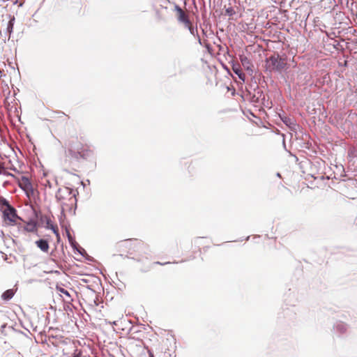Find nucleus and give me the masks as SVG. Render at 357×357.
Segmentation results:
<instances>
[{
	"mask_svg": "<svg viewBox=\"0 0 357 357\" xmlns=\"http://www.w3.org/2000/svg\"><path fill=\"white\" fill-rule=\"evenodd\" d=\"M65 157L66 161L70 163L89 160L94 158V151L89 144L84 142L82 137H76L66 144Z\"/></svg>",
	"mask_w": 357,
	"mask_h": 357,
	"instance_id": "nucleus-1",
	"label": "nucleus"
},
{
	"mask_svg": "<svg viewBox=\"0 0 357 357\" xmlns=\"http://www.w3.org/2000/svg\"><path fill=\"white\" fill-rule=\"evenodd\" d=\"M119 251L126 253L132 258L139 257L147 253L148 245L142 240L138 238H130L120 241L117 244Z\"/></svg>",
	"mask_w": 357,
	"mask_h": 357,
	"instance_id": "nucleus-2",
	"label": "nucleus"
},
{
	"mask_svg": "<svg viewBox=\"0 0 357 357\" xmlns=\"http://www.w3.org/2000/svg\"><path fill=\"white\" fill-rule=\"evenodd\" d=\"M0 211L2 213L3 222L8 226H15L22 220L16 209L4 198H0Z\"/></svg>",
	"mask_w": 357,
	"mask_h": 357,
	"instance_id": "nucleus-3",
	"label": "nucleus"
},
{
	"mask_svg": "<svg viewBox=\"0 0 357 357\" xmlns=\"http://www.w3.org/2000/svg\"><path fill=\"white\" fill-rule=\"evenodd\" d=\"M63 193L67 194L68 198L66 199L63 195V192L59 191L56 197L58 200L60 202V204L62 208V211H66L68 208H70L72 206L75 204L76 199L74 195H72L71 192H70L68 189L63 192Z\"/></svg>",
	"mask_w": 357,
	"mask_h": 357,
	"instance_id": "nucleus-4",
	"label": "nucleus"
},
{
	"mask_svg": "<svg viewBox=\"0 0 357 357\" xmlns=\"http://www.w3.org/2000/svg\"><path fill=\"white\" fill-rule=\"evenodd\" d=\"M268 67L270 70H281L286 63L279 56H271L267 61Z\"/></svg>",
	"mask_w": 357,
	"mask_h": 357,
	"instance_id": "nucleus-5",
	"label": "nucleus"
},
{
	"mask_svg": "<svg viewBox=\"0 0 357 357\" xmlns=\"http://www.w3.org/2000/svg\"><path fill=\"white\" fill-rule=\"evenodd\" d=\"M174 10L176 12V17L178 20L184 24V25H190V20L188 15L185 13V11L183 10L181 8H180L178 6L176 5L174 7Z\"/></svg>",
	"mask_w": 357,
	"mask_h": 357,
	"instance_id": "nucleus-6",
	"label": "nucleus"
},
{
	"mask_svg": "<svg viewBox=\"0 0 357 357\" xmlns=\"http://www.w3.org/2000/svg\"><path fill=\"white\" fill-rule=\"evenodd\" d=\"M18 185L21 189L25 191L27 194L32 191V185L29 179L26 176H22L18 181Z\"/></svg>",
	"mask_w": 357,
	"mask_h": 357,
	"instance_id": "nucleus-7",
	"label": "nucleus"
},
{
	"mask_svg": "<svg viewBox=\"0 0 357 357\" xmlns=\"http://www.w3.org/2000/svg\"><path fill=\"white\" fill-rule=\"evenodd\" d=\"M36 245L38 248L40 249L44 252H47L49 251V243L47 240L45 239H39L36 241Z\"/></svg>",
	"mask_w": 357,
	"mask_h": 357,
	"instance_id": "nucleus-8",
	"label": "nucleus"
},
{
	"mask_svg": "<svg viewBox=\"0 0 357 357\" xmlns=\"http://www.w3.org/2000/svg\"><path fill=\"white\" fill-rule=\"evenodd\" d=\"M241 62L243 65V66L247 70H252V64L251 63L250 59L245 56H240Z\"/></svg>",
	"mask_w": 357,
	"mask_h": 357,
	"instance_id": "nucleus-9",
	"label": "nucleus"
},
{
	"mask_svg": "<svg viewBox=\"0 0 357 357\" xmlns=\"http://www.w3.org/2000/svg\"><path fill=\"white\" fill-rule=\"evenodd\" d=\"M38 229L37 222L33 220H31L26 223L24 227V230L28 232H34L36 231Z\"/></svg>",
	"mask_w": 357,
	"mask_h": 357,
	"instance_id": "nucleus-10",
	"label": "nucleus"
},
{
	"mask_svg": "<svg viewBox=\"0 0 357 357\" xmlns=\"http://www.w3.org/2000/svg\"><path fill=\"white\" fill-rule=\"evenodd\" d=\"M47 228L50 229L59 238V228L56 225L52 223L50 219L47 220Z\"/></svg>",
	"mask_w": 357,
	"mask_h": 357,
	"instance_id": "nucleus-11",
	"label": "nucleus"
},
{
	"mask_svg": "<svg viewBox=\"0 0 357 357\" xmlns=\"http://www.w3.org/2000/svg\"><path fill=\"white\" fill-rule=\"evenodd\" d=\"M15 291L13 289H8L2 294L1 298L3 300L8 301L13 297Z\"/></svg>",
	"mask_w": 357,
	"mask_h": 357,
	"instance_id": "nucleus-12",
	"label": "nucleus"
},
{
	"mask_svg": "<svg viewBox=\"0 0 357 357\" xmlns=\"http://www.w3.org/2000/svg\"><path fill=\"white\" fill-rule=\"evenodd\" d=\"M233 70L234 72L238 75V76L239 77V78L241 79H242L243 81H244L245 79V74L242 73L241 70L239 69L238 68H234L233 67Z\"/></svg>",
	"mask_w": 357,
	"mask_h": 357,
	"instance_id": "nucleus-13",
	"label": "nucleus"
},
{
	"mask_svg": "<svg viewBox=\"0 0 357 357\" xmlns=\"http://www.w3.org/2000/svg\"><path fill=\"white\" fill-rule=\"evenodd\" d=\"M282 121L289 127L295 126L294 121L289 117H284V119H282Z\"/></svg>",
	"mask_w": 357,
	"mask_h": 357,
	"instance_id": "nucleus-14",
	"label": "nucleus"
},
{
	"mask_svg": "<svg viewBox=\"0 0 357 357\" xmlns=\"http://www.w3.org/2000/svg\"><path fill=\"white\" fill-rule=\"evenodd\" d=\"M185 27H187L189 30V31L190 32V33L193 36H195L196 34H197V28H194L192 26V24L191 23V22H190V25H185Z\"/></svg>",
	"mask_w": 357,
	"mask_h": 357,
	"instance_id": "nucleus-15",
	"label": "nucleus"
},
{
	"mask_svg": "<svg viewBox=\"0 0 357 357\" xmlns=\"http://www.w3.org/2000/svg\"><path fill=\"white\" fill-rule=\"evenodd\" d=\"M235 14H236V11L234 10V9L232 7H229V8H226V10H225L226 15H227L229 17H231Z\"/></svg>",
	"mask_w": 357,
	"mask_h": 357,
	"instance_id": "nucleus-16",
	"label": "nucleus"
},
{
	"mask_svg": "<svg viewBox=\"0 0 357 357\" xmlns=\"http://www.w3.org/2000/svg\"><path fill=\"white\" fill-rule=\"evenodd\" d=\"M57 290L60 293L64 294L68 298H70V295L69 292L67 290H66L65 289H63L62 287H57Z\"/></svg>",
	"mask_w": 357,
	"mask_h": 357,
	"instance_id": "nucleus-17",
	"label": "nucleus"
},
{
	"mask_svg": "<svg viewBox=\"0 0 357 357\" xmlns=\"http://www.w3.org/2000/svg\"><path fill=\"white\" fill-rule=\"evenodd\" d=\"M71 357H81V351L77 349H74V352Z\"/></svg>",
	"mask_w": 357,
	"mask_h": 357,
	"instance_id": "nucleus-18",
	"label": "nucleus"
},
{
	"mask_svg": "<svg viewBox=\"0 0 357 357\" xmlns=\"http://www.w3.org/2000/svg\"><path fill=\"white\" fill-rule=\"evenodd\" d=\"M13 27V22H12V20H10L8 24V31L9 33H10L12 31Z\"/></svg>",
	"mask_w": 357,
	"mask_h": 357,
	"instance_id": "nucleus-19",
	"label": "nucleus"
},
{
	"mask_svg": "<svg viewBox=\"0 0 357 357\" xmlns=\"http://www.w3.org/2000/svg\"><path fill=\"white\" fill-rule=\"evenodd\" d=\"M4 171V167L3 164L0 162V174H3Z\"/></svg>",
	"mask_w": 357,
	"mask_h": 357,
	"instance_id": "nucleus-20",
	"label": "nucleus"
},
{
	"mask_svg": "<svg viewBox=\"0 0 357 357\" xmlns=\"http://www.w3.org/2000/svg\"><path fill=\"white\" fill-rule=\"evenodd\" d=\"M168 263H169V262H166V263H163V264H162V263H160V262H159V261L155 262V264H160V265H165V264H168Z\"/></svg>",
	"mask_w": 357,
	"mask_h": 357,
	"instance_id": "nucleus-21",
	"label": "nucleus"
}]
</instances>
